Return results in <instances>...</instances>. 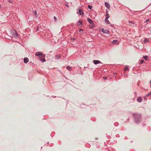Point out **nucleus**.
<instances>
[{
    "label": "nucleus",
    "mask_w": 151,
    "mask_h": 151,
    "mask_svg": "<svg viewBox=\"0 0 151 151\" xmlns=\"http://www.w3.org/2000/svg\"><path fill=\"white\" fill-rule=\"evenodd\" d=\"M134 116L136 123L138 124L141 122V118L140 114H135L134 115Z\"/></svg>",
    "instance_id": "obj_1"
},
{
    "label": "nucleus",
    "mask_w": 151,
    "mask_h": 151,
    "mask_svg": "<svg viewBox=\"0 0 151 151\" xmlns=\"http://www.w3.org/2000/svg\"><path fill=\"white\" fill-rule=\"evenodd\" d=\"M88 22L90 23L89 27L90 28H93L94 27V24L92 19H87Z\"/></svg>",
    "instance_id": "obj_2"
},
{
    "label": "nucleus",
    "mask_w": 151,
    "mask_h": 151,
    "mask_svg": "<svg viewBox=\"0 0 151 151\" xmlns=\"http://www.w3.org/2000/svg\"><path fill=\"white\" fill-rule=\"evenodd\" d=\"M77 13L80 16H83V11L80 9H78V12Z\"/></svg>",
    "instance_id": "obj_3"
},
{
    "label": "nucleus",
    "mask_w": 151,
    "mask_h": 151,
    "mask_svg": "<svg viewBox=\"0 0 151 151\" xmlns=\"http://www.w3.org/2000/svg\"><path fill=\"white\" fill-rule=\"evenodd\" d=\"M100 30L104 33L108 34V33L109 31L107 29H104L102 28L100 29Z\"/></svg>",
    "instance_id": "obj_4"
},
{
    "label": "nucleus",
    "mask_w": 151,
    "mask_h": 151,
    "mask_svg": "<svg viewBox=\"0 0 151 151\" xmlns=\"http://www.w3.org/2000/svg\"><path fill=\"white\" fill-rule=\"evenodd\" d=\"M93 63L95 64H96V65L97 64L99 63H102L100 61L98 60H93Z\"/></svg>",
    "instance_id": "obj_5"
},
{
    "label": "nucleus",
    "mask_w": 151,
    "mask_h": 151,
    "mask_svg": "<svg viewBox=\"0 0 151 151\" xmlns=\"http://www.w3.org/2000/svg\"><path fill=\"white\" fill-rule=\"evenodd\" d=\"M137 101L139 102H141L142 100V99L140 97H139L137 99Z\"/></svg>",
    "instance_id": "obj_6"
},
{
    "label": "nucleus",
    "mask_w": 151,
    "mask_h": 151,
    "mask_svg": "<svg viewBox=\"0 0 151 151\" xmlns=\"http://www.w3.org/2000/svg\"><path fill=\"white\" fill-rule=\"evenodd\" d=\"M42 55V54L40 52H37L35 53V55L38 57H40Z\"/></svg>",
    "instance_id": "obj_7"
},
{
    "label": "nucleus",
    "mask_w": 151,
    "mask_h": 151,
    "mask_svg": "<svg viewBox=\"0 0 151 151\" xmlns=\"http://www.w3.org/2000/svg\"><path fill=\"white\" fill-rule=\"evenodd\" d=\"M105 5L108 9H109L110 8V6L107 2H106L105 3Z\"/></svg>",
    "instance_id": "obj_8"
},
{
    "label": "nucleus",
    "mask_w": 151,
    "mask_h": 151,
    "mask_svg": "<svg viewBox=\"0 0 151 151\" xmlns=\"http://www.w3.org/2000/svg\"><path fill=\"white\" fill-rule=\"evenodd\" d=\"M29 61V59L27 58H25L24 59V62L27 63Z\"/></svg>",
    "instance_id": "obj_9"
},
{
    "label": "nucleus",
    "mask_w": 151,
    "mask_h": 151,
    "mask_svg": "<svg viewBox=\"0 0 151 151\" xmlns=\"http://www.w3.org/2000/svg\"><path fill=\"white\" fill-rule=\"evenodd\" d=\"M82 25V22L81 21H79L78 23V26H81Z\"/></svg>",
    "instance_id": "obj_10"
},
{
    "label": "nucleus",
    "mask_w": 151,
    "mask_h": 151,
    "mask_svg": "<svg viewBox=\"0 0 151 151\" xmlns=\"http://www.w3.org/2000/svg\"><path fill=\"white\" fill-rule=\"evenodd\" d=\"M104 22L106 24H109L110 22L108 19H104Z\"/></svg>",
    "instance_id": "obj_11"
},
{
    "label": "nucleus",
    "mask_w": 151,
    "mask_h": 151,
    "mask_svg": "<svg viewBox=\"0 0 151 151\" xmlns=\"http://www.w3.org/2000/svg\"><path fill=\"white\" fill-rule=\"evenodd\" d=\"M127 24H129V25H131V24H133L132 22L129 21H128V22H127Z\"/></svg>",
    "instance_id": "obj_12"
},
{
    "label": "nucleus",
    "mask_w": 151,
    "mask_h": 151,
    "mask_svg": "<svg viewBox=\"0 0 151 151\" xmlns=\"http://www.w3.org/2000/svg\"><path fill=\"white\" fill-rule=\"evenodd\" d=\"M118 40H114V45L115 44H118Z\"/></svg>",
    "instance_id": "obj_13"
},
{
    "label": "nucleus",
    "mask_w": 151,
    "mask_h": 151,
    "mask_svg": "<svg viewBox=\"0 0 151 151\" xmlns=\"http://www.w3.org/2000/svg\"><path fill=\"white\" fill-rule=\"evenodd\" d=\"M67 69L68 70H71L72 68L70 67H69L68 66L67 67H66Z\"/></svg>",
    "instance_id": "obj_14"
},
{
    "label": "nucleus",
    "mask_w": 151,
    "mask_h": 151,
    "mask_svg": "<svg viewBox=\"0 0 151 151\" xmlns=\"http://www.w3.org/2000/svg\"><path fill=\"white\" fill-rule=\"evenodd\" d=\"M109 18V16L108 14H106V17L105 19H108Z\"/></svg>",
    "instance_id": "obj_15"
},
{
    "label": "nucleus",
    "mask_w": 151,
    "mask_h": 151,
    "mask_svg": "<svg viewBox=\"0 0 151 151\" xmlns=\"http://www.w3.org/2000/svg\"><path fill=\"white\" fill-rule=\"evenodd\" d=\"M33 12L34 13L35 15V16L37 15V11H36V10H35L34 11H33Z\"/></svg>",
    "instance_id": "obj_16"
},
{
    "label": "nucleus",
    "mask_w": 151,
    "mask_h": 151,
    "mask_svg": "<svg viewBox=\"0 0 151 151\" xmlns=\"http://www.w3.org/2000/svg\"><path fill=\"white\" fill-rule=\"evenodd\" d=\"M149 39H145L144 40V42H149Z\"/></svg>",
    "instance_id": "obj_17"
},
{
    "label": "nucleus",
    "mask_w": 151,
    "mask_h": 151,
    "mask_svg": "<svg viewBox=\"0 0 151 151\" xmlns=\"http://www.w3.org/2000/svg\"><path fill=\"white\" fill-rule=\"evenodd\" d=\"M88 7L90 9H91L92 7V6L90 5H88Z\"/></svg>",
    "instance_id": "obj_18"
},
{
    "label": "nucleus",
    "mask_w": 151,
    "mask_h": 151,
    "mask_svg": "<svg viewBox=\"0 0 151 151\" xmlns=\"http://www.w3.org/2000/svg\"><path fill=\"white\" fill-rule=\"evenodd\" d=\"M144 59L147 60V56H145L143 57Z\"/></svg>",
    "instance_id": "obj_19"
},
{
    "label": "nucleus",
    "mask_w": 151,
    "mask_h": 151,
    "mask_svg": "<svg viewBox=\"0 0 151 151\" xmlns=\"http://www.w3.org/2000/svg\"><path fill=\"white\" fill-rule=\"evenodd\" d=\"M144 62V61L143 60H140V63L141 64L143 63Z\"/></svg>",
    "instance_id": "obj_20"
},
{
    "label": "nucleus",
    "mask_w": 151,
    "mask_h": 151,
    "mask_svg": "<svg viewBox=\"0 0 151 151\" xmlns=\"http://www.w3.org/2000/svg\"><path fill=\"white\" fill-rule=\"evenodd\" d=\"M128 70V68L127 67H126L124 68V70L125 71L127 70Z\"/></svg>",
    "instance_id": "obj_21"
},
{
    "label": "nucleus",
    "mask_w": 151,
    "mask_h": 151,
    "mask_svg": "<svg viewBox=\"0 0 151 151\" xmlns=\"http://www.w3.org/2000/svg\"><path fill=\"white\" fill-rule=\"evenodd\" d=\"M151 94V92H150V93H149L147 94V96H149L150 95V94Z\"/></svg>",
    "instance_id": "obj_22"
},
{
    "label": "nucleus",
    "mask_w": 151,
    "mask_h": 151,
    "mask_svg": "<svg viewBox=\"0 0 151 151\" xmlns=\"http://www.w3.org/2000/svg\"><path fill=\"white\" fill-rule=\"evenodd\" d=\"M149 19H147L146 21H145V22H147L149 21Z\"/></svg>",
    "instance_id": "obj_23"
},
{
    "label": "nucleus",
    "mask_w": 151,
    "mask_h": 151,
    "mask_svg": "<svg viewBox=\"0 0 151 151\" xmlns=\"http://www.w3.org/2000/svg\"><path fill=\"white\" fill-rule=\"evenodd\" d=\"M104 79H106V77H104Z\"/></svg>",
    "instance_id": "obj_24"
},
{
    "label": "nucleus",
    "mask_w": 151,
    "mask_h": 151,
    "mask_svg": "<svg viewBox=\"0 0 151 151\" xmlns=\"http://www.w3.org/2000/svg\"><path fill=\"white\" fill-rule=\"evenodd\" d=\"M72 39L73 40H75V38H73V39Z\"/></svg>",
    "instance_id": "obj_25"
},
{
    "label": "nucleus",
    "mask_w": 151,
    "mask_h": 151,
    "mask_svg": "<svg viewBox=\"0 0 151 151\" xmlns=\"http://www.w3.org/2000/svg\"><path fill=\"white\" fill-rule=\"evenodd\" d=\"M54 17V19H56V18L55 17Z\"/></svg>",
    "instance_id": "obj_26"
},
{
    "label": "nucleus",
    "mask_w": 151,
    "mask_h": 151,
    "mask_svg": "<svg viewBox=\"0 0 151 151\" xmlns=\"http://www.w3.org/2000/svg\"><path fill=\"white\" fill-rule=\"evenodd\" d=\"M1 5H0V9H1Z\"/></svg>",
    "instance_id": "obj_27"
},
{
    "label": "nucleus",
    "mask_w": 151,
    "mask_h": 151,
    "mask_svg": "<svg viewBox=\"0 0 151 151\" xmlns=\"http://www.w3.org/2000/svg\"><path fill=\"white\" fill-rule=\"evenodd\" d=\"M87 19H90L89 18H87Z\"/></svg>",
    "instance_id": "obj_28"
},
{
    "label": "nucleus",
    "mask_w": 151,
    "mask_h": 151,
    "mask_svg": "<svg viewBox=\"0 0 151 151\" xmlns=\"http://www.w3.org/2000/svg\"><path fill=\"white\" fill-rule=\"evenodd\" d=\"M150 16H151V13L150 14Z\"/></svg>",
    "instance_id": "obj_29"
}]
</instances>
